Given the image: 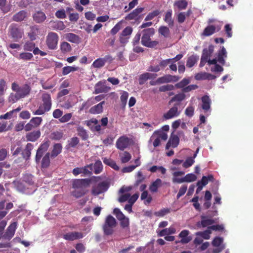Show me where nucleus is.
Returning a JSON list of instances; mask_svg holds the SVG:
<instances>
[{"label":"nucleus","instance_id":"nucleus-17","mask_svg":"<svg viewBox=\"0 0 253 253\" xmlns=\"http://www.w3.org/2000/svg\"><path fill=\"white\" fill-rule=\"evenodd\" d=\"M9 33L11 38L17 40L22 38L23 32L17 25L12 24L9 27Z\"/></svg>","mask_w":253,"mask_h":253},{"label":"nucleus","instance_id":"nucleus-47","mask_svg":"<svg viewBox=\"0 0 253 253\" xmlns=\"http://www.w3.org/2000/svg\"><path fill=\"white\" fill-rule=\"evenodd\" d=\"M78 135L83 139H87L88 138V135L87 132H86L85 129L84 128L83 126H78L77 129Z\"/></svg>","mask_w":253,"mask_h":253},{"label":"nucleus","instance_id":"nucleus-2","mask_svg":"<svg viewBox=\"0 0 253 253\" xmlns=\"http://www.w3.org/2000/svg\"><path fill=\"white\" fill-rule=\"evenodd\" d=\"M11 88L15 92L11 93L9 96V101L10 102L14 103L19 99L25 97L27 95L30 91V85L28 84H25L22 86L15 83H13Z\"/></svg>","mask_w":253,"mask_h":253},{"label":"nucleus","instance_id":"nucleus-48","mask_svg":"<svg viewBox=\"0 0 253 253\" xmlns=\"http://www.w3.org/2000/svg\"><path fill=\"white\" fill-rule=\"evenodd\" d=\"M174 5L177 6L178 9L182 10V9H185L186 8L188 2L186 0H176L175 1Z\"/></svg>","mask_w":253,"mask_h":253},{"label":"nucleus","instance_id":"nucleus-14","mask_svg":"<svg viewBox=\"0 0 253 253\" xmlns=\"http://www.w3.org/2000/svg\"><path fill=\"white\" fill-rule=\"evenodd\" d=\"M180 77L178 75H171V74H165L163 76L158 78V84H164V83H169V82H176L180 80Z\"/></svg>","mask_w":253,"mask_h":253},{"label":"nucleus","instance_id":"nucleus-27","mask_svg":"<svg viewBox=\"0 0 253 253\" xmlns=\"http://www.w3.org/2000/svg\"><path fill=\"white\" fill-rule=\"evenodd\" d=\"M105 103V101H101L99 103L93 106L90 108V109H89V112L90 114H100V113H102L103 110V105Z\"/></svg>","mask_w":253,"mask_h":253},{"label":"nucleus","instance_id":"nucleus-35","mask_svg":"<svg viewBox=\"0 0 253 253\" xmlns=\"http://www.w3.org/2000/svg\"><path fill=\"white\" fill-rule=\"evenodd\" d=\"M199 59V56L197 54H192L190 56H189L186 61V66L189 68H191L197 62Z\"/></svg>","mask_w":253,"mask_h":253},{"label":"nucleus","instance_id":"nucleus-12","mask_svg":"<svg viewBox=\"0 0 253 253\" xmlns=\"http://www.w3.org/2000/svg\"><path fill=\"white\" fill-rule=\"evenodd\" d=\"M50 142L49 140H44L42 143H41L39 149L37 150L36 155V161L37 162H39L42 158L43 153L47 150L50 146Z\"/></svg>","mask_w":253,"mask_h":253},{"label":"nucleus","instance_id":"nucleus-3","mask_svg":"<svg viewBox=\"0 0 253 253\" xmlns=\"http://www.w3.org/2000/svg\"><path fill=\"white\" fill-rule=\"evenodd\" d=\"M155 34V30L154 28H148L142 30V36L141 37V42L142 44L147 47H155L158 44V41L156 40H151V37L153 36Z\"/></svg>","mask_w":253,"mask_h":253},{"label":"nucleus","instance_id":"nucleus-64","mask_svg":"<svg viewBox=\"0 0 253 253\" xmlns=\"http://www.w3.org/2000/svg\"><path fill=\"white\" fill-rule=\"evenodd\" d=\"M91 169L92 165H86V166L81 168V173H83L84 174H88V173H91Z\"/></svg>","mask_w":253,"mask_h":253},{"label":"nucleus","instance_id":"nucleus-36","mask_svg":"<svg viewBox=\"0 0 253 253\" xmlns=\"http://www.w3.org/2000/svg\"><path fill=\"white\" fill-rule=\"evenodd\" d=\"M80 139L77 136H74L72 138L68 140V143L66 145L67 149H70V148H75L77 147L78 144L79 143Z\"/></svg>","mask_w":253,"mask_h":253},{"label":"nucleus","instance_id":"nucleus-53","mask_svg":"<svg viewBox=\"0 0 253 253\" xmlns=\"http://www.w3.org/2000/svg\"><path fill=\"white\" fill-rule=\"evenodd\" d=\"M103 169V166L101 161H96L94 164V172L99 173L101 172Z\"/></svg>","mask_w":253,"mask_h":253},{"label":"nucleus","instance_id":"nucleus-34","mask_svg":"<svg viewBox=\"0 0 253 253\" xmlns=\"http://www.w3.org/2000/svg\"><path fill=\"white\" fill-rule=\"evenodd\" d=\"M62 145L61 143H55L50 154L51 158H55L59 154L61 153L62 150Z\"/></svg>","mask_w":253,"mask_h":253},{"label":"nucleus","instance_id":"nucleus-56","mask_svg":"<svg viewBox=\"0 0 253 253\" xmlns=\"http://www.w3.org/2000/svg\"><path fill=\"white\" fill-rule=\"evenodd\" d=\"M13 184L17 191L21 192H23L24 191L25 186L22 182L18 181H14L13 182Z\"/></svg>","mask_w":253,"mask_h":253},{"label":"nucleus","instance_id":"nucleus-10","mask_svg":"<svg viewBox=\"0 0 253 253\" xmlns=\"http://www.w3.org/2000/svg\"><path fill=\"white\" fill-rule=\"evenodd\" d=\"M170 62H172V59L169 58L168 59L161 60L158 64L156 65H153L151 64L148 66L147 70L149 71H154V72H158L161 70H164L168 65L169 64Z\"/></svg>","mask_w":253,"mask_h":253},{"label":"nucleus","instance_id":"nucleus-38","mask_svg":"<svg viewBox=\"0 0 253 253\" xmlns=\"http://www.w3.org/2000/svg\"><path fill=\"white\" fill-rule=\"evenodd\" d=\"M140 198L141 200H144V203L145 204H149L153 200L152 196L149 195L148 191L145 190V189H144V191L141 193Z\"/></svg>","mask_w":253,"mask_h":253},{"label":"nucleus","instance_id":"nucleus-49","mask_svg":"<svg viewBox=\"0 0 253 253\" xmlns=\"http://www.w3.org/2000/svg\"><path fill=\"white\" fill-rule=\"evenodd\" d=\"M214 177L212 174H209L208 176H203L201 179V183L202 188L203 186L206 185L209 183V181H213Z\"/></svg>","mask_w":253,"mask_h":253},{"label":"nucleus","instance_id":"nucleus-7","mask_svg":"<svg viewBox=\"0 0 253 253\" xmlns=\"http://www.w3.org/2000/svg\"><path fill=\"white\" fill-rule=\"evenodd\" d=\"M59 41V36L55 32H49L48 33L46 43V45L50 50L56 49Z\"/></svg>","mask_w":253,"mask_h":253},{"label":"nucleus","instance_id":"nucleus-22","mask_svg":"<svg viewBox=\"0 0 253 253\" xmlns=\"http://www.w3.org/2000/svg\"><path fill=\"white\" fill-rule=\"evenodd\" d=\"M202 108L204 109L205 113H208L211 111V99L208 95H204L201 98Z\"/></svg>","mask_w":253,"mask_h":253},{"label":"nucleus","instance_id":"nucleus-41","mask_svg":"<svg viewBox=\"0 0 253 253\" xmlns=\"http://www.w3.org/2000/svg\"><path fill=\"white\" fill-rule=\"evenodd\" d=\"M190 83V80L187 79V78H183L180 82L177 83L175 84V86L177 88H181L182 89V93L185 94V92H183V89L186 87V85Z\"/></svg>","mask_w":253,"mask_h":253},{"label":"nucleus","instance_id":"nucleus-31","mask_svg":"<svg viewBox=\"0 0 253 253\" xmlns=\"http://www.w3.org/2000/svg\"><path fill=\"white\" fill-rule=\"evenodd\" d=\"M227 57V52L226 48H225L224 46H222L221 50H219L218 52L217 55V60L219 63L221 64H225V60L224 58Z\"/></svg>","mask_w":253,"mask_h":253},{"label":"nucleus","instance_id":"nucleus-19","mask_svg":"<svg viewBox=\"0 0 253 253\" xmlns=\"http://www.w3.org/2000/svg\"><path fill=\"white\" fill-rule=\"evenodd\" d=\"M223 242V238L215 237L213 239L212 242V245L216 248L213 249L212 252L213 253H218L221 252L224 248V245H222Z\"/></svg>","mask_w":253,"mask_h":253},{"label":"nucleus","instance_id":"nucleus-37","mask_svg":"<svg viewBox=\"0 0 253 253\" xmlns=\"http://www.w3.org/2000/svg\"><path fill=\"white\" fill-rule=\"evenodd\" d=\"M65 38L66 40L71 42H79L80 38L78 35L74 34V33H67L65 35Z\"/></svg>","mask_w":253,"mask_h":253},{"label":"nucleus","instance_id":"nucleus-28","mask_svg":"<svg viewBox=\"0 0 253 253\" xmlns=\"http://www.w3.org/2000/svg\"><path fill=\"white\" fill-rule=\"evenodd\" d=\"M150 140H153L154 147H158L161 144L160 131H155L151 135Z\"/></svg>","mask_w":253,"mask_h":253},{"label":"nucleus","instance_id":"nucleus-40","mask_svg":"<svg viewBox=\"0 0 253 253\" xmlns=\"http://www.w3.org/2000/svg\"><path fill=\"white\" fill-rule=\"evenodd\" d=\"M186 95L185 94L180 92V93L175 94L169 101V104L172 103V102H181L183 100L185 99Z\"/></svg>","mask_w":253,"mask_h":253},{"label":"nucleus","instance_id":"nucleus-21","mask_svg":"<svg viewBox=\"0 0 253 253\" xmlns=\"http://www.w3.org/2000/svg\"><path fill=\"white\" fill-rule=\"evenodd\" d=\"M84 237L83 232H67L63 235V238L66 240H75L80 239Z\"/></svg>","mask_w":253,"mask_h":253},{"label":"nucleus","instance_id":"nucleus-18","mask_svg":"<svg viewBox=\"0 0 253 253\" xmlns=\"http://www.w3.org/2000/svg\"><path fill=\"white\" fill-rule=\"evenodd\" d=\"M129 144L130 140L128 137L126 135H123L117 139L116 145L118 149L124 150L129 146Z\"/></svg>","mask_w":253,"mask_h":253},{"label":"nucleus","instance_id":"nucleus-4","mask_svg":"<svg viewBox=\"0 0 253 253\" xmlns=\"http://www.w3.org/2000/svg\"><path fill=\"white\" fill-rule=\"evenodd\" d=\"M117 222L113 215L109 214L106 216L104 223L102 225V229L105 235H112L115 231V228Z\"/></svg>","mask_w":253,"mask_h":253},{"label":"nucleus","instance_id":"nucleus-1","mask_svg":"<svg viewBox=\"0 0 253 253\" xmlns=\"http://www.w3.org/2000/svg\"><path fill=\"white\" fill-rule=\"evenodd\" d=\"M90 181V178H75L73 179L72 195L77 198H79V197L84 195L87 192L86 188L88 186Z\"/></svg>","mask_w":253,"mask_h":253},{"label":"nucleus","instance_id":"nucleus-16","mask_svg":"<svg viewBox=\"0 0 253 253\" xmlns=\"http://www.w3.org/2000/svg\"><path fill=\"white\" fill-rule=\"evenodd\" d=\"M42 100L43 103L44 114L45 112H48L51 109L52 107V99L50 94L42 93Z\"/></svg>","mask_w":253,"mask_h":253},{"label":"nucleus","instance_id":"nucleus-59","mask_svg":"<svg viewBox=\"0 0 253 253\" xmlns=\"http://www.w3.org/2000/svg\"><path fill=\"white\" fill-rule=\"evenodd\" d=\"M131 159V155L128 152H124L123 156L121 158V161L123 163L128 162Z\"/></svg>","mask_w":253,"mask_h":253},{"label":"nucleus","instance_id":"nucleus-44","mask_svg":"<svg viewBox=\"0 0 253 253\" xmlns=\"http://www.w3.org/2000/svg\"><path fill=\"white\" fill-rule=\"evenodd\" d=\"M103 162L104 163L106 164V165H108V166H110V167H111L114 169H115L116 170H118V169H119L118 165H117L116 162H115L114 160H112V159L104 158Z\"/></svg>","mask_w":253,"mask_h":253},{"label":"nucleus","instance_id":"nucleus-33","mask_svg":"<svg viewBox=\"0 0 253 253\" xmlns=\"http://www.w3.org/2000/svg\"><path fill=\"white\" fill-rule=\"evenodd\" d=\"M162 184V180L161 178H157L156 180L151 183L149 189L152 193H156L158 191L159 187H160Z\"/></svg>","mask_w":253,"mask_h":253},{"label":"nucleus","instance_id":"nucleus-11","mask_svg":"<svg viewBox=\"0 0 253 253\" xmlns=\"http://www.w3.org/2000/svg\"><path fill=\"white\" fill-rule=\"evenodd\" d=\"M113 59L114 58L112 55H111V54H106L104 57L97 58V59L93 61L92 66L93 68H97V69H99V68H102V67H103L106 62H111Z\"/></svg>","mask_w":253,"mask_h":253},{"label":"nucleus","instance_id":"nucleus-63","mask_svg":"<svg viewBox=\"0 0 253 253\" xmlns=\"http://www.w3.org/2000/svg\"><path fill=\"white\" fill-rule=\"evenodd\" d=\"M8 150L5 148L0 149V161H3L7 157Z\"/></svg>","mask_w":253,"mask_h":253},{"label":"nucleus","instance_id":"nucleus-6","mask_svg":"<svg viewBox=\"0 0 253 253\" xmlns=\"http://www.w3.org/2000/svg\"><path fill=\"white\" fill-rule=\"evenodd\" d=\"M184 174V171L179 170V171H174L172 173L173 177L172 180L173 183H183V182H193L197 178L196 175L194 173H188L183 178H178L179 175Z\"/></svg>","mask_w":253,"mask_h":253},{"label":"nucleus","instance_id":"nucleus-50","mask_svg":"<svg viewBox=\"0 0 253 253\" xmlns=\"http://www.w3.org/2000/svg\"><path fill=\"white\" fill-rule=\"evenodd\" d=\"M79 67L78 66H64L62 70L63 75H67L72 72V71H75V70H78Z\"/></svg>","mask_w":253,"mask_h":253},{"label":"nucleus","instance_id":"nucleus-25","mask_svg":"<svg viewBox=\"0 0 253 253\" xmlns=\"http://www.w3.org/2000/svg\"><path fill=\"white\" fill-rule=\"evenodd\" d=\"M111 89L110 87H108L105 84H103L102 82H98L95 85L94 93L95 94H99V93H106Z\"/></svg>","mask_w":253,"mask_h":253},{"label":"nucleus","instance_id":"nucleus-39","mask_svg":"<svg viewBox=\"0 0 253 253\" xmlns=\"http://www.w3.org/2000/svg\"><path fill=\"white\" fill-rule=\"evenodd\" d=\"M176 232V229L174 227H172V226H170L169 228H165L162 230L159 233V236L162 237V236H168V235H170V234H174V233Z\"/></svg>","mask_w":253,"mask_h":253},{"label":"nucleus","instance_id":"nucleus-62","mask_svg":"<svg viewBox=\"0 0 253 253\" xmlns=\"http://www.w3.org/2000/svg\"><path fill=\"white\" fill-rule=\"evenodd\" d=\"M179 143V138L177 135L171 136V144L173 148H175Z\"/></svg>","mask_w":253,"mask_h":253},{"label":"nucleus","instance_id":"nucleus-5","mask_svg":"<svg viewBox=\"0 0 253 253\" xmlns=\"http://www.w3.org/2000/svg\"><path fill=\"white\" fill-rule=\"evenodd\" d=\"M32 150V144L28 143L25 149L22 152V157H19L15 159L14 164H17L20 168H24L26 166L27 160L30 159L31 156V151Z\"/></svg>","mask_w":253,"mask_h":253},{"label":"nucleus","instance_id":"nucleus-60","mask_svg":"<svg viewBox=\"0 0 253 253\" xmlns=\"http://www.w3.org/2000/svg\"><path fill=\"white\" fill-rule=\"evenodd\" d=\"M195 109L193 106H189L185 110V114L188 117H192L194 114Z\"/></svg>","mask_w":253,"mask_h":253},{"label":"nucleus","instance_id":"nucleus-29","mask_svg":"<svg viewBox=\"0 0 253 253\" xmlns=\"http://www.w3.org/2000/svg\"><path fill=\"white\" fill-rule=\"evenodd\" d=\"M50 24L51 28L54 29V30H63L66 27V25L61 20L51 21Z\"/></svg>","mask_w":253,"mask_h":253},{"label":"nucleus","instance_id":"nucleus-57","mask_svg":"<svg viewBox=\"0 0 253 253\" xmlns=\"http://www.w3.org/2000/svg\"><path fill=\"white\" fill-rule=\"evenodd\" d=\"M113 213L115 214L116 216L120 220V223L122 222L123 220V212L121 211L119 208H114L113 210Z\"/></svg>","mask_w":253,"mask_h":253},{"label":"nucleus","instance_id":"nucleus-51","mask_svg":"<svg viewBox=\"0 0 253 253\" xmlns=\"http://www.w3.org/2000/svg\"><path fill=\"white\" fill-rule=\"evenodd\" d=\"M211 233V229H209V227H208L207 230H206L204 232H196V234L197 236H198V235L201 236L202 238H204L205 239H209V238H210L211 237L210 234Z\"/></svg>","mask_w":253,"mask_h":253},{"label":"nucleus","instance_id":"nucleus-30","mask_svg":"<svg viewBox=\"0 0 253 253\" xmlns=\"http://www.w3.org/2000/svg\"><path fill=\"white\" fill-rule=\"evenodd\" d=\"M172 15V10H167L164 15V20L167 23L169 26H173L174 25V20H173Z\"/></svg>","mask_w":253,"mask_h":253},{"label":"nucleus","instance_id":"nucleus-58","mask_svg":"<svg viewBox=\"0 0 253 253\" xmlns=\"http://www.w3.org/2000/svg\"><path fill=\"white\" fill-rule=\"evenodd\" d=\"M195 160L192 158V157H188L186 159L185 162L183 163L182 166L184 168H189V167H191L193 164L194 163Z\"/></svg>","mask_w":253,"mask_h":253},{"label":"nucleus","instance_id":"nucleus-15","mask_svg":"<svg viewBox=\"0 0 253 253\" xmlns=\"http://www.w3.org/2000/svg\"><path fill=\"white\" fill-rule=\"evenodd\" d=\"M17 222H13L11 223L7 227L5 232L2 236V238L10 240L14 236L15 230L17 228Z\"/></svg>","mask_w":253,"mask_h":253},{"label":"nucleus","instance_id":"nucleus-26","mask_svg":"<svg viewBox=\"0 0 253 253\" xmlns=\"http://www.w3.org/2000/svg\"><path fill=\"white\" fill-rule=\"evenodd\" d=\"M220 29V27H216L214 25H209L205 28L202 35H205V36H209V35H213L216 30L219 31Z\"/></svg>","mask_w":253,"mask_h":253},{"label":"nucleus","instance_id":"nucleus-9","mask_svg":"<svg viewBox=\"0 0 253 253\" xmlns=\"http://www.w3.org/2000/svg\"><path fill=\"white\" fill-rule=\"evenodd\" d=\"M144 8L143 7H137L134 10H132L128 14L126 15L125 17L126 20H135L137 23H139L141 19L140 14L143 12Z\"/></svg>","mask_w":253,"mask_h":253},{"label":"nucleus","instance_id":"nucleus-42","mask_svg":"<svg viewBox=\"0 0 253 253\" xmlns=\"http://www.w3.org/2000/svg\"><path fill=\"white\" fill-rule=\"evenodd\" d=\"M60 50L63 53H67V52H69L72 50V47L69 43L64 41L60 44Z\"/></svg>","mask_w":253,"mask_h":253},{"label":"nucleus","instance_id":"nucleus-61","mask_svg":"<svg viewBox=\"0 0 253 253\" xmlns=\"http://www.w3.org/2000/svg\"><path fill=\"white\" fill-rule=\"evenodd\" d=\"M6 89V84L3 79L0 80V96L4 94Z\"/></svg>","mask_w":253,"mask_h":253},{"label":"nucleus","instance_id":"nucleus-55","mask_svg":"<svg viewBox=\"0 0 253 253\" xmlns=\"http://www.w3.org/2000/svg\"><path fill=\"white\" fill-rule=\"evenodd\" d=\"M63 137V133L61 131H55L50 134V138L52 139H61Z\"/></svg>","mask_w":253,"mask_h":253},{"label":"nucleus","instance_id":"nucleus-23","mask_svg":"<svg viewBox=\"0 0 253 253\" xmlns=\"http://www.w3.org/2000/svg\"><path fill=\"white\" fill-rule=\"evenodd\" d=\"M189 231L188 230H183L181 231L178 235L179 238H181L180 241H176L175 243L181 242L182 244H186V243H189L191 241L192 239V237L191 236H189Z\"/></svg>","mask_w":253,"mask_h":253},{"label":"nucleus","instance_id":"nucleus-24","mask_svg":"<svg viewBox=\"0 0 253 253\" xmlns=\"http://www.w3.org/2000/svg\"><path fill=\"white\" fill-rule=\"evenodd\" d=\"M215 221L212 218H209L207 215H201V221L197 222V225L198 227L201 225L202 227H210L211 226Z\"/></svg>","mask_w":253,"mask_h":253},{"label":"nucleus","instance_id":"nucleus-13","mask_svg":"<svg viewBox=\"0 0 253 253\" xmlns=\"http://www.w3.org/2000/svg\"><path fill=\"white\" fill-rule=\"evenodd\" d=\"M179 104L180 103L174 104L173 107L169 109L166 113L164 114V118L166 120L171 119V118H173V117L178 116L180 114V111H179L178 110V106Z\"/></svg>","mask_w":253,"mask_h":253},{"label":"nucleus","instance_id":"nucleus-54","mask_svg":"<svg viewBox=\"0 0 253 253\" xmlns=\"http://www.w3.org/2000/svg\"><path fill=\"white\" fill-rule=\"evenodd\" d=\"M174 89V86L172 84H166L165 85H162L159 88V90L160 92H166V91H170V90Z\"/></svg>","mask_w":253,"mask_h":253},{"label":"nucleus","instance_id":"nucleus-32","mask_svg":"<svg viewBox=\"0 0 253 253\" xmlns=\"http://www.w3.org/2000/svg\"><path fill=\"white\" fill-rule=\"evenodd\" d=\"M46 18V15L44 12L42 10H38L34 15H33V19L37 23H41L44 21Z\"/></svg>","mask_w":253,"mask_h":253},{"label":"nucleus","instance_id":"nucleus-52","mask_svg":"<svg viewBox=\"0 0 253 253\" xmlns=\"http://www.w3.org/2000/svg\"><path fill=\"white\" fill-rule=\"evenodd\" d=\"M161 11H160L159 10H153V11H151V12H149L147 16H146L145 18V21L148 20H152V19H153L155 16H157V15H159L160 14Z\"/></svg>","mask_w":253,"mask_h":253},{"label":"nucleus","instance_id":"nucleus-45","mask_svg":"<svg viewBox=\"0 0 253 253\" xmlns=\"http://www.w3.org/2000/svg\"><path fill=\"white\" fill-rule=\"evenodd\" d=\"M50 153H47L45 154L42 159V168H48L50 164Z\"/></svg>","mask_w":253,"mask_h":253},{"label":"nucleus","instance_id":"nucleus-46","mask_svg":"<svg viewBox=\"0 0 253 253\" xmlns=\"http://www.w3.org/2000/svg\"><path fill=\"white\" fill-rule=\"evenodd\" d=\"M158 31L159 34L163 35L164 37H169L170 35V30L167 26H161L158 29Z\"/></svg>","mask_w":253,"mask_h":253},{"label":"nucleus","instance_id":"nucleus-43","mask_svg":"<svg viewBox=\"0 0 253 253\" xmlns=\"http://www.w3.org/2000/svg\"><path fill=\"white\" fill-rule=\"evenodd\" d=\"M26 16V12L22 10L13 15V20L17 22L21 21L23 20Z\"/></svg>","mask_w":253,"mask_h":253},{"label":"nucleus","instance_id":"nucleus-8","mask_svg":"<svg viewBox=\"0 0 253 253\" xmlns=\"http://www.w3.org/2000/svg\"><path fill=\"white\" fill-rule=\"evenodd\" d=\"M110 186L109 183L107 181H101L93 185L91 190V193L93 195H98L100 193H104L107 191Z\"/></svg>","mask_w":253,"mask_h":253},{"label":"nucleus","instance_id":"nucleus-20","mask_svg":"<svg viewBox=\"0 0 253 253\" xmlns=\"http://www.w3.org/2000/svg\"><path fill=\"white\" fill-rule=\"evenodd\" d=\"M157 77V74L154 72H149L148 71L147 73L140 74L139 77V84H144L146 80H154Z\"/></svg>","mask_w":253,"mask_h":253}]
</instances>
